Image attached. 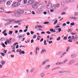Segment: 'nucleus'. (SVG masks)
Masks as SVG:
<instances>
[{
    "mask_svg": "<svg viewBox=\"0 0 78 78\" xmlns=\"http://www.w3.org/2000/svg\"><path fill=\"white\" fill-rule=\"evenodd\" d=\"M70 48V47H68L66 49V51L67 52H68V51H69Z\"/></svg>",
    "mask_w": 78,
    "mask_h": 78,
    "instance_id": "nucleus-19",
    "label": "nucleus"
},
{
    "mask_svg": "<svg viewBox=\"0 0 78 78\" xmlns=\"http://www.w3.org/2000/svg\"><path fill=\"white\" fill-rule=\"evenodd\" d=\"M50 31H51L52 32H53V28L50 29Z\"/></svg>",
    "mask_w": 78,
    "mask_h": 78,
    "instance_id": "nucleus-46",
    "label": "nucleus"
},
{
    "mask_svg": "<svg viewBox=\"0 0 78 78\" xmlns=\"http://www.w3.org/2000/svg\"><path fill=\"white\" fill-rule=\"evenodd\" d=\"M50 65H48L46 67H45V69H49V68H50Z\"/></svg>",
    "mask_w": 78,
    "mask_h": 78,
    "instance_id": "nucleus-15",
    "label": "nucleus"
},
{
    "mask_svg": "<svg viewBox=\"0 0 78 78\" xmlns=\"http://www.w3.org/2000/svg\"><path fill=\"white\" fill-rule=\"evenodd\" d=\"M5 61H3L1 62V64H2V66H3V65H5Z\"/></svg>",
    "mask_w": 78,
    "mask_h": 78,
    "instance_id": "nucleus-16",
    "label": "nucleus"
},
{
    "mask_svg": "<svg viewBox=\"0 0 78 78\" xmlns=\"http://www.w3.org/2000/svg\"><path fill=\"white\" fill-rule=\"evenodd\" d=\"M31 12L30 10H26L25 12L26 14H31Z\"/></svg>",
    "mask_w": 78,
    "mask_h": 78,
    "instance_id": "nucleus-7",
    "label": "nucleus"
},
{
    "mask_svg": "<svg viewBox=\"0 0 78 78\" xmlns=\"http://www.w3.org/2000/svg\"><path fill=\"white\" fill-rule=\"evenodd\" d=\"M44 24H48V23H49V22H44L43 23Z\"/></svg>",
    "mask_w": 78,
    "mask_h": 78,
    "instance_id": "nucleus-34",
    "label": "nucleus"
},
{
    "mask_svg": "<svg viewBox=\"0 0 78 78\" xmlns=\"http://www.w3.org/2000/svg\"><path fill=\"white\" fill-rule=\"evenodd\" d=\"M66 61H67V59L65 60H64V61L63 62V63L65 64V63H66Z\"/></svg>",
    "mask_w": 78,
    "mask_h": 78,
    "instance_id": "nucleus-42",
    "label": "nucleus"
},
{
    "mask_svg": "<svg viewBox=\"0 0 78 78\" xmlns=\"http://www.w3.org/2000/svg\"><path fill=\"white\" fill-rule=\"evenodd\" d=\"M72 39H69L68 40V42H72Z\"/></svg>",
    "mask_w": 78,
    "mask_h": 78,
    "instance_id": "nucleus-43",
    "label": "nucleus"
},
{
    "mask_svg": "<svg viewBox=\"0 0 78 78\" xmlns=\"http://www.w3.org/2000/svg\"><path fill=\"white\" fill-rule=\"evenodd\" d=\"M49 61V60H46L45 61H44L42 63V66H44L46 62H48Z\"/></svg>",
    "mask_w": 78,
    "mask_h": 78,
    "instance_id": "nucleus-10",
    "label": "nucleus"
},
{
    "mask_svg": "<svg viewBox=\"0 0 78 78\" xmlns=\"http://www.w3.org/2000/svg\"><path fill=\"white\" fill-rule=\"evenodd\" d=\"M25 53V52H24V51H21V54H23V55H24Z\"/></svg>",
    "mask_w": 78,
    "mask_h": 78,
    "instance_id": "nucleus-36",
    "label": "nucleus"
},
{
    "mask_svg": "<svg viewBox=\"0 0 78 78\" xmlns=\"http://www.w3.org/2000/svg\"><path fill=\"white\" fill-rule=\"evenodd\" d=\"M66 3H69V0H66Z\"/></svg>",
    "mask_w": 78,
    "mask_h": 78,
    "instance_id": "nucleus-55",
    "label": "nucleus"
},
{
    "mask_svg": "<svg viewBox=\"0 0 78 78\" xmlns=\"http://www.w3.org/2000/svg\"><path fill=\"white\" fill-rule=\"evenodd\" d=\"M75 62V60H71L68 63V65H70L71 64H73Z\"/></svg>",
    "mask_w": 78,
    "mask_h": 78,
    "instance_id": "nucleus-5",
    "label": "nucleus"
},
{
    "mask_svg": "<svg viewBox=\"0 0 78 78\" xmlns=\"http://www.w3.org/2000/svg\"><path fill=\"white\" fill-rule=\"evenodd\" d=\"M5 45H7L8 44V41L7 40L5 42Z\"/></svg>",
    "mask_w": 78,
    "mask_h": 78,
    "instance_id": "nucleus-41",
    "label": "nucleus"
},
{
    "mask_svg": "<svg viewBox=\"0 0 78 78\" xmlns=\"http://www.w3.org/2000/svg\"><path fill=\"white\" fill-rule=\"evenodd\" d=\"M72 37H73L72 39V40H74L75 38V37L74 36H72Z\"/></svg>",
    "mask_w": 78,
    "mask_h": 78,
    "instance_id": "nucleus-38",
    "label": "nucleus"
},
{
    "mask_svg": "<svg viewBox=\"0 0 78 78\" xmlns=\"http://www.w3.org/2000/svg\"><path fill=\"white\" fill-rule=\"evenodd\" d=\"M69 30L68 31V33H69V32H72V30L71 29H68Z\"/></svg>",
    "mask_w": 78,
    "mask_h": 78,
    "instance_id": "nucleus-28",
    "label": "nucleus"
},
{
    "mask_svg": "<svg viewBox=\"0 0 78 78\" xmlns=\"http://www.w3.org/2000/svg\"><path fill=\"white\" fill-rule=\"evenodd\" d=\"M70 25L71 26H73V25H74V26H75V23H74V22H73V23H71L70 24Z\"/></svg>",
    "mask_w": 78,
    "mask_h": 78,
    "instance_id": "nucleus-27",
    "label": "nucleus"
},
{
    "mask_svg": "<svg viewBox=\"0 0 78 78\" xmlns=\"http://www.w3.org/2000/svg\"><path fill=\"white\" fill-rule=\"evenodd\" d=\"M74 1H75V0H69V2H74Z\"/></svg>",
    "mask_w": 78,
    "mask_h": 78,
    "instance_id": "nucleus-47",
    "label": "nucleus"
},
{
    "mask_svg": "<svg viewBox=\"0 0 78 78\" xmlns=\"http://www.w3.org/2000/svg\"><path fill=\"white\" fill-rule=\"evenodd\" d=\"M61 39V37H58V38L56 39L57 41H59Z\"/></svg>",
    "mask_w": 78,
    "mask_h": 78,
    "instance_id": "nucleus-32",
    "label": "nucleus"
},
{
    "mask_svg": "<svg viewBox=\"0 0 78 78\" xmlns=\"http://www.w3.org/2000/svg\"><path fill=\"white\" fill-rule=\"evenodd\" d=\"M9 24H10V22H9V23H5V26H8L9 25Z\"/></svg>",
    "mask_w": 78,
    "mask_h": 78,
    "instance_id": "nucleus-21",
    "label": "nucleus"
},
{
    "mask_svg": "<svg viewBox=\"0 0 78 78\" xmlns=\"http://www.w3.org/2000/svg\"><path fill=\"white\" fill-rule=\"evenodd\" d=\"M78 15V12H76L74 13V16H77Z\"/></svg>",
    "mask_w": 78,
    "mask_h": 78,
    "instance_id": "nucleus-22",
    "label": "nucleus"
},
{
    "mask_svg": "<svg viewBox=\"0 0 78 78\" xmlns=\"http://www.w3.org/2000/svg\"><path fill=\"white\" fill-rule=\"evenodd\" d=\"M30 33H31V34H34V31H31Z\"/></svg>",
    "mask_w": 78,
    "mask_h": 78,
    "instance_id": "nucleus-39",
    "label": "nucleus"
},
{
    "mask_svg": "<svg viewBox=\"0 0 78 78\" xmlns=\"http://www.w3.org/2000/svg\"><path fill=\"white\" fill-rule=\"evenodd\" d=\"M60 6V5L59 4H57L56 5H53V9H57V8H59Z\"/></svg>",
    "mask_w": 78,
    "mask_h": 78,
    "instance_id": "nucleus-4",
    "label": "nucleus"
},
{
    "mask_svg": "<svg viewBox=\"0 0 78 78\" xmlns=\"http://www.w3.org/2000/svg\"><path fill=\"white\" fill-rule=\"evenodd\" d=\"M45 33L44 32H42L41 33V34H45Z\"/></svg>",
    "mask_w": 78,
    "mask_h": 78,
    "instance_id": "nucleus-62",
    "label": "nucleus"
},
{
    "mask_svg": "<svg viewBox=\"0 0 78 78\" xmlns=\"http://www.w3.org/2000/svg\"><path fill=\"white\" fill-rule=\"evenodd\" d=\"M62 52H61V51L59 52H58L57 53V55H61V54H62Z\"/></svg>",
    "mask_w": 78,
    "mask_h": 78,
    "instance_id": "nucleus-20",
    "label": "nucleus"
},
{
    "mask_svg": "<svg viewBox=\"0 0 78 78\" xmlns=\"http://www.w3.org/2000/svg\"><path fill=\"white\" fill-rule=\"evenodd\" d=\"M44 41V39L43 38H41V39L40 40V42H42V41Z\"/></svg>",
    "mask_w": 78,
    "mask_h": 78,
    "instance_id": "nucleus-56",
    "label": "nucleus"
},
{
    "mask_svg": "<svg viewBox=\"0 0 78 78\" xmlns=\"http://www.w3.org/2000/svg\"><path fill=\"white\" fill-rule=\"evenodd\" d=\"M2 45L3 47H6V46H5V45L3 43V44H2Z\"/></svg>",
    "mask_w": 78,
    "mask_h": 78,
    "instance_id": "nucleus-50",
    "label": "nucleus"
},
{
    "mask_svg": "<svg viewBox=\"0 0 78 78\" xmlns=\"http://www.w3.org/2000/svg\"><path fill=\"white\" fill-rule=\"evenodd\" d=\"M36 37V35H34V36H33V39H35Z\"/></svg>",
    "mask_w": 78,
    "mask_h": 78,
    "instance_id": "nucleus-37",
    "label": "nucleus"
},
{
    "mask_svg": "<svg viewBox=\"0 0 78 78\" xmlns=\"http://www.w3.org/2000/svg\"><path fill=\"white\" fill-rule=\"evenodd\" d=\"M43 8L42 5H39L37 7V9H41Z\"/></svg>",
    "mask_w": 78,
    "mask_h": 78,
    "instance_id": "nucleus-6",
    "label": "nucleus"
},
{
    "mask_svg": "<svg viewBox=\"0 0 78 78\" xmlns=\"http://www.w3.org/2000/svg\"><path fill=\"white\" fill-rule=\"evenodd\" d=\"M66 23H67V24H68V25H69V24H70V22L68 21V22H66Z\"/></svg>",
    "mask_w": 78,
    "mask_h": 78,
    "instance_id": "nucleus-63",
    "label": "nucleus"
},
{
    "mask_svg": "<svg viewBox=\"0 0 78 78\" xmlns=\"http://www.w3.org/2000/svg\"><path fill=\"white\" fill-rule=\"evenodd\" d=\"M5 33H6V30H4L2 32L3 34H4Z\"/></svg>",
    "mask_w": 78,
    "mask_h": 78,
    "instance_id": "nucleus-48",
    "label": "nucleus"
},
{
    "mask_svg": "<svg viewBox=\"0 0 78 78\" xmlns=\"http://www.w3.org/2000/svg\"><path fill=\"white\" fill-rule=\"evenodd\" d=\"M36 49H37V50H38V51L39 50V47H37L36 48Z\"/></svg>",
    "mask_w": 78,
    "mask_h": 78,
    "instance_id": "nucleus-45",
    "label": "nucleus"
},
{
    "mask_svg": "<svg viewBox=\"0 0 78 78\" xmlns=\"http://www.w3.org/2000/svg\"><path fill=\"white\" fill-rule=\"evenodd\" d=\"M63 64V63L62 62H57V63H55V65L56 66L57 65H61V64Z\"/></svg>",
    "mask_w": 78,
    "mask_h": 78,
    "instance_id": "nucleus-14",
    "label": "nucleus"
},
{
    "mask_svg": "<svg viewBox=\"0 0 78 78\" xmlns=\"http://www.w3.org/2000/svg\"><path fill=\"white\" fill-rule=\"evenodd\" d=\"M27 0H24V3L25 4L27 3Z\"/></svg>",
    "mask_w": 78,
    "mask_h": 78,
    "instance_id": "nucleus-29",
    "label": "nucleus"
},
{
    "mask_svg": "<svg viewBox=\"0 0 78 78\" xmlns=\"http://www.w3.org/2000/svg\"><path fill=\"white\" fill-rule=\"evenodd\" d=\"M58 30L59 33L60 32V31H62L61 29H58Z\"/></svg>",
    "mask_w": 78,
    "mask_h": 78,
    "instance_id": "nucleus-58",
    "label": "nucleus"
},
{
    "mask_svg": "<svg viewBox=\"0 0 78 78\" xmlns=\"http://www.w3.org/2000/svg\"><path fill=\"white\" fill-rule=\"evenodd\" d=\"M51 6L50 5H50H48L47 6V9H50V8H51Z\"/></svg>",
    "mask_w": 78,
    "mask_h": 78,
    "instance_id": "nucleus-17",
    "label": "nucleus"
},
{
    "mask_svg": "<svg viewBox=\"0 0 78 78\" xmlns=\"http://www.w3.org/2000/svg\"><path fill=\"white\" fill-rule=\"evenodd\" d=\"M66 13L65 12H63L61 14V15H64V14H66Z\"/></svg>",
    "mask_w": 78,
    "mask_h": 78,
    "instance_id": "nucleus-60",
    "label": "nucleus"
},
{
    "mask_svg": "<svg viewBox=\"0 0 78 78\" xmlns=\"http://www.w3.org/2000/svg\"><path fill=\"white\" fill-rule=\"evenodd\" d=\"M58 22V20H56L54 23V25H55Z\"/></svg>",
    "mask_w": 78,
    "mask_h": 78,
    "instance_id": "nucleus-35",
    "label": "nucleus"
},
{
    "mask_svg": "<svg viewBox=\"0 0 78 78\" xmlns=\"http://www.w3.org/2000/svg\"><path fill=\"white\" fill-rule=\"evenodd\" d=\"M18 44H19V43L18 42H16L14 44H13V45H14V46H15V45H18Z\"/></svg>",
    "mask_w": 78,
    "mask_h": 78,
    "instance_id": "nucleus-31",
    "label": "nucleus"
},
{
    "mask_svg": "<svg viewBox=\"0 0 78 78\" xmlns=\"http://www.w3.org/2000/svg\"><path fill=\"white\" fill-rule=\"evenodd\" d=\"M48 43L49 44H51V43H53V41H50L48 42Z\"/></svg>",
    "mask_w": 78,
    "mask_h": 78,
    "instance_id": "nucleus-57",
    "label": "nucleus"
},
{
    "mask_svg": "<svg viewBox=\"0 0 78 78\" xmlns=\"http://www.w3.org/2000/svg\"><path fill=\"white\" fill-rule=\"evenodd\" d=\"M48 5L51 6V3L50 2H49L48 4Z\"/></svg>",
    "mask_w": 78,
    "mask_h": 78,
    "instance_id": "nucleus-44",
    "label": "nucleus"
},
{
    "mask_svg": "<svg viewBox=\"0 0 78 78\" xmlns=\"http://www.w3.org/2000/svg\"><path fill=\"white\" fill-rule=\"evenodd\" d=\"M34 3V0H30L28 1L27 3V5H33Z\"/></svg>",
    "mask_w": 78,
    "mask_h": 78,
    "instance_id": "nucleus-3",
    "label": "nucleus"
},
{
    "mask_svg": "<svg viewBox=\"0 0 78 78\" xmlns=\"http://www.w3.org/2000/svg\"><path fill=\"white\" fill-rule=\"evenodd\" d=\"M66 52H64L60 56L61 58H62V57H63L64 56V55H66Z\"/></svg>",
    "mask_w": 78,
    "mask_h": 78,
    "instance_id": "nucleus-13",
    "label": "nucleus"
},
{
    "mask_svg": "<svg viewBox=\"0 0 78 78\" xmlns=\"http://www.w3.org/2000/svg\"><path fill=\"white\" fill-rule=\"evenodd\" d=\"M44 45H47V44L46 40H45L44 41Z\"/></svg>",
    "mask_w": 78,
    "mask_h": 78,
    "instance_id": "nucleus-24",
    "label": "nucleus"
},
{
    "mask_svg": "<svg viewBox=\"0 0 78 78\" xmlns=\"http://www.w3.org/2000/svg\"><path fill=\"white\" fill-rule=\"evenodd\" d=\"M63 27H65V26H66V23H64L63 24Z\"/></svg>",
    "mask_w": 78,
    "mask_h": 78,
    "instance_id": "nucleus-59",
    "label": "nucleus"
},
{
    "mask_svg": "<svg viewBox=\"0 0 78 78\" xmlns=\"http://www.w3.org/2000/svg\"><path fill=\"white\" fill-rule=\"evenodd\" d=\"M4 53H6V52H7V50H4Z\"/></svg>",
    "mask_w": 78,
    "mask_h": 78,
    "instance_id": "nucleus-54",
    "label": "nucleus"
},
{
    "mask_svg": "<svg viewBox=\"0 0 78 78\" xmlns=\"http://www.w3.org/2000/svg\"><path fill=\"white\" fill-rule=\"evenodd\" d=\"M32 14L34 15H35V14H36V13H35V12H34V11H32Z\"/></svg>",
    "mask_w": 78,
    "mask_h": 78,
    "instance_id": "nucleus-49",
    "label": "nucleus"
},
{
    "mask_svg": "<svg viewBox=\"0 0 78 78\" xmlns=\"http://www.w3.org/2000/svg\"><path fill=\"white\" fill-rule=\"evenodd\" d=\"M36 4H35L34 5H32V8H34H34H35V7H36Z\"/></svg>",
    "mask_w": 78,
    "mask_h": 78,
    "instance_id": "nucleus-25",
    "label": "nucleus"
},
{
    "mask_svg": "<svg viewBox=\"0 0 78 78\" xmlns=\"http://www.w3.org/2000/svg\"><path fill=\"white\" fill-rule=\"evenodd\" d=\"M44 73H42L41 75V77H43V76H44Z\"/></svg>",
    "mask_w": 78,
    "mask_h": 78,
    "instance_id": "nucleus-33",
    "label": "nucleus"
},
{
    "mask_svg": "<svg viewBox=\"0 0 78 78\" xmlns=\"http://www.w3.org/2000/svg\"><path fill=\"white\" fill-rule=\"evenodd\" d=\"M46 51H47L45 49H43L41 52V55H42L43 54V53L44 52H46Z\"/></svg>",
    "mask_w": 78,
    "mask_h": 78,
    "instance_id": "nucleus-11",
    "label": "nucleus"
},
{
    "mask_svg": "<svg viewBox=\"0 0 78 78\" xmlns=\"http://www.w3.org/2000/svg\"><path fill=\"white\" fill-rule=\"evenodd\" d=\"M27 36H29V35H30V33L29 32L27 33Z\"/></svg>",
    "mask_w": 78,
    "mask_h": 78,
    "instance_id": "nucleus-64",
    "label": "nucleus"
},
{
    "mask_svg": "<svg viewBox=\"0 0 78 78\" xmlns=\"http://www.w3.org/2000/svg\"><path fill=\"white\" fill-rule=\"evenodd\" d=\"M6 5H9L11 4V2H10V1H7L6 3Z\"/></svg>",
    "mask_w": 78,
    "mask_h": 78,
    "instance_id": "nucleus-18",
    "label": "nucleus"
},
{
    "mask_svg": "<svg viewBox=\"0 0 78 78\" xmlns=\"http://www.w3.org/2000/svg\"><path fill=\"white\" fill-rule=\"evenodd\" d=\"M0 54H2V56H4L5 55V54L2 52H0Z\"/></svg>",
    "mask_w": 78,
    "mask_h": 78,
    "instance_id": "nucleus-53",
    "label": "nucleus"
},
{
    "mask_svg": "<svg viewBox=\"0 0 78 78\" xmlns=\"http://www.w3.org/2000/svg\"><path fill=\"white\" fill-rule=\"evenodd\" d=\"M12 39V38H10L9 40L7 39V40L8 41V44H11V40Z\"/></svg>",
    "mask_w": 78,
    "mask_h": 78,
    "instance_id": "nucleus-8",
    "label": "nucleus"
},
{
    "mask_svg": "<svg viewBox=\"0 0 78 78\" xmlns=\"http://www.w3.org/2000/svg\"><path fill=\"white\" fill-rule=\"evenodd\" d=\"M66 71H64L63 72H62V71H60L59 72V73H66Z\"/></svg>",
    "mask_w": 78,
    "mask_h": 78,
    "instance_id": "nucleus-30",
    "label": "nucleus"
},
{
    "mask_svg": "<svg viewBox=\"0 0 78 78\" xmlns=\"http://www.w3.org/2000/svg\"><path fill=\"white\" fill-rule=\"evenodd\" d=\"M20 5V3L18 2H16L12 5V6L13 7H17Z\"/></svg>",
    "mask_w": 78,
    "mask_h": 78,
    "instance_id": "nucleus-2",
    "label": "nucleus"
},
{
    "mask_svg": "<svg viewBox=\"0 0 78 78\" xmlns=\"http://www.w3.org/2000/svg\"><path fill=\"white\" fill-rule=\"evenodd\" d=\"M72 19H73L74 20H75V19H77V18H75V17H72Z\"/></svg>",
    "mask_w": 78,
    "mask_h": 78,
    "instance_id": "nucleus-40",
    "label": "nucleus"
},
{
    "mask_svg": "<svg viewBox=\"0 0 78 78\" xmlns=\"http://www.w3.org/2000/svg\"><path fill=\"white\" fill-rule=\"evenodd\" d=\"M34 70H35V69L34 68H32L30 70V73H33V72Z\"/></svg>",
    "mask_w": 78,
    "mask_h": 78,
    "instance_id": "nucleus-12",
    "label": "nucleus"
},
{
    "mask_svg": "<svg viewBox=\"0 0 78 78\" xmlns=\"http://www.w3.org/2000/svg\"><path fill=\"white\" fill-rule=\"evenodd\" d=\"M76 56H77V55L75 54H73L71 55V57L72 58H75Z\"/></svg>",
    "mask_w": 78,
    "mask_h": 78,
    "instance_id": "nucleus-9",
    "label": "nucleus"
},
{
    "mask_svg": "<svg viewBox=\"0 0 78 78\" xmlns=\"http://www.w3.org/2000/svg\"><path fill=\"white\" fill-rule=\"evenodd\" d=\"M71 34H72V35H75V34H76L75 33H74L73 32H71Z\"/></svg>",
    "mask_w": 78,
    "mask_h": 78,
    "instance_id": "nucleus-52",
    "label": "nucleus"
},
{
    "mask_svg": "<svg viewBox=\"0 0 78 78\" xmlns=\"http://www.w3.org/2000/svg\"><path fill=\"white\" fill-rule=\"evenodd\" d=\"M46 33H47V34H50V33H51V32L49 31H47L46 32Z\"/></svg>",
    "mask_w": 78,
    "mask_h": 78,
    "instance_id": "nucleus-51",
    "label": "nucleus"
},
{
    "mask_svg": "<svg viewBox=\"0 0 78 78\" xmlns=\"http://www.w3.org/2000/svg\"><path fill=\"white\" fill-rule=\"evenodd\" d=\"M0 11H4V8H0Z\"/></svg>",
    "mask_w": 78,
    "mask_h": 78,
    "instance_id": "nucleus-26",
    "label": "nucleus"
},
{
    "mask_svg": "<svg viewBox=\"0 0 78 78\" xmlns=\"http://www.w3.org/2000/svg\"><path fill=\"white\" fill-rule=\"evenodd\" d=\"M23 13V11L22 10L20 9L18 11V12H15L14 13V15L16 17H17V16H20V14H22Z\"/></svg>",
    "mask_w": 78,
    "mask_h": 78,
    "instance_id": "nucleus-1",
    "label": "nucleus"
},
{
    "mask_svg": "<svg viewBox=\"0 0 78 78\" xmlns=\"http://www.w3.org/2000/svg\"><path fill=\"white\" fill-rule=\"evenodd\" d=\"M28 31V30L27 29H25L24 31V32H27Z\"/></svg>",
    "mask_w": 78,
    "mask_h": 78,
    "instance_id": "nucleus-61",
    "label": "nucleus"
},
{
    "mask_svg": "<svg viewBox=\"0 0 78 78\" xmlns=\"http://www.w3.org/2000/svg\"><path fill=\"white\" fill-rule=\"evenodd\" d=\"M12 33H13V31H10L9 32V34H10V35H11L12 34Z\"/></svg>",
    "mask_w": 78,
    "mask_h": 78,
    "instance_id": "nucleus-23",
    "label": "nucleus"
}]
</instances>
